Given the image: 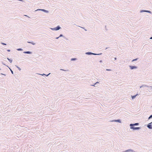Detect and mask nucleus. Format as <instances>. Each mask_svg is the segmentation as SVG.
Masks as SVG:
<instances>
[{"instance_id":"obj_8","label":"nucleus","mask_w":152,"mask_h":152,"mask_svg":"<svg viewBox=\"0 0 152 152\" xmlns=\"http://www.w3.org/2000/svg\"><path fill=\"white\" fill-rule=\"evenodd\" d=\"M148 87V88H149V87H152L151 86H147V85H142L141 86H140V88H145V87Z\"/></svg>"},{"instance_id":"obj_26","label":"nucleus","mask_w":152,"mask_h":152,"mask_svg":"<svg viewBox=\"0 0 152 152\" xmlns=\"http://www.w3.org/2000/svg\"><path fill=\"white\" fill-rule=\"evenodd\" d=\"M42 10V9H38L36 11H41V10Z\"/></svg>"},{"instance_id":"obj_29","label":"nucleus","mask_w":152,"mask_h":152,"mask_svg":"<svg viewBox=\"0 0 152 152\" xmlns=\"http://www.w3.org/2000/svg\"><path fill=\"white\" fill-rule=\"evenodd\" d=\"M7 51L8 52H10V49H8L7 50Z\"/></svg>"},{"instance_id":"obj_25","label":"nucleus","mask_w":152,"mask_h":152,"mask_svg":"<svg viewBox=\"0 0 152 152\" xmlns=\"http://www.w3.org/2000/svg\"><path fill=\"white\" fill-rule=\"evenodd\" d=\"M1 44L3 45H6V44L5 43H4V42H1Z\"/></svg>"},{"instance_id":"obj_20","label":"nucleus","mask_w":152,"mask_h":152,"mask_svg":"<svg viewBox=\"0 0 152 152\" xmlns=\"http://www.w3.org/2000/svg\"><path fill=\"white\" fill-rule=\"evenodd\" d=\"M17 50L18 51H23V50L21 48H19L17 49Z\"/></svg>"},{"instance_id":"obj_40","label":"nucleus","mask_w":152,"mask_h":152,"mask_svg":"<svg viewBox=\"0 0 152 152\" xmlns=\"http://www.w3.org/2000/svg\"><path fill=\"white\" fill-rule=\"evenodd\" d=\"M106 26H105V29H106Z\"/></svg>"},{"instance_id":"obj_13","label":"nucleus","mask_w":152,"mask_h":152,"mask_svg":"<svg viewBox=\"0 0 152 152\" xmlns=\"http://www.w3.org/2000/svg\"><path fill=\"white\" fill-rule=\"evenodd\" d=\"M133 150L131 149H128L126 150L125 152H133Z\"/></svg>"},{"instance_id":"obj_12","label":"nucleus","mask_w":152,"mask_h":152,"mask_svg":"<svg viewBox=\"0 0 152 152\" xmlns=\"http://www.w3.org/2000/svg\"><path fill=\"white\" fill-rule=\"evenodd\" d=\"M138 95V94H136L134 95V96H131V98H132V99H135V97H136V96L137 95Z\"/></svg>"},{"instance_id":"obj_35","label":"nucleus","mask_w":152,"mask_h":152,"mask_svg":"<svg viewBox=\"0 0 152 152\" xmlns=\"http://www.w3.org/2000/svg\"><path fill=\"white\" fill-rule=\"evenodd\" d=\"M102 60H100V61H99V62H100V63H102Z\"/></svg>"},{"instance_id":"obj_27","label":"nucleus","mask_w":152,"mask_h":152,"mask_svg":"<svg viewBox=\"0 0 152 152\" xmlns=\"http://www.w3.org/2000/svg\"><path fill=\"white\" fill-rule=\"evenodd\" d=\"M50 73H49L48 74V75H45V76H46L47 77V76H48L49 75H50Z\"/></svg>"},{"instance_id":"obj_1","label":"nucleus","mask_w":152,"mask_h":152,"mask_svg":"<svg viewBox=\"0 0 152 152\" xmlns=\"http://www.w3.org/2000/svg\"><path fill=\"white\" fill-rule=\"evenodd\" d=\"M61 28L59 26H58L54 28H50V29L53 31H58L61 29Z\"/></svg>"},{"instance_id":"obj_28","label":"nucleus","mask_w":152,"mask_h":152,"mask_svg":"<svg viewBox=\"0 0 152 152\" xmlns=\"http://www.w3.org/2000/svg\"><path fill=\"white\" fill-rule=\"evenodd\" d=\"M99 83V82H98V81H97V82H96V83L94 84V85H96V84H97V83Z\"/></svg>"},{"instance_id":"obj_3","label":"nucleus","mask_w":152,"mask_h":152,"mask_svg":"<svg viewBox=\"0 0 152 152\" xmlns=\"http://www.w3.org/2000/svg\"><path fill=\"white\" fill-rule=\"evenodd\" d=\"M139 124V123H135L134 124H130L129 126L130 127H133L135 126H138Z\"/></svg>"},{"instance_id":"obj_18","label":"nucleus","mask_w":152,"mask_h":152,"mask_svg":"<svg viewBox=\"0 0 152 152\" xmlns=\"http://www.w3.org/2000/svg\"><path fill=\"white\" fill-rule=\"evenodd\" d=\"M7 66L10 69V70L12 74H13L14 73H13V71L11 69V68H10L8 66Z\"/></svg>"},{"instance_id":"obj_19","label":"nucleus","mask_w":152,"mask_h":152,"mask_svg":"<svg viewBox=\"0 0 152 152\" xmlns=\"http://www.w3.org/2000/svg\"><path fill=\"white\" fill-rule=\"evenodd\" d=\"M77 60L76 58H72L71 59V61H75Z\"/></svg>"},{"instance_id":"obj_42","label":"nucleus","mask_w":152,"mask_h":152,"mask_svg":"<svg viewBox=\"0 0 152 152\" xmlns=\"http://www.w3.org/2000/svg\"><path fill=\"white\" fill-rule=\"evenodd\" d=\"M1 68H0V70H1Z\"/></svg>"},{"instance_id":"obj_11","label":"nucleus","mask_w":152,"mask_h":152,"mask_svg":"<svg viewBox=\"0 0 152 152\" xmlns=\"http://www.w3.org/2000/svg\"><path fill=\"white\" fill-rule=\"evenodd\" d=\"M85 54L87 55H91L93 54V53H92L91 52H86Z\"/></svg>"},{"instance_id":"obj_39","label":"nucleus","mask_w":152,"mask_h":152,"mask_svg":"<svg viewBox=\"0 0 152 152\" xmlns=\"http://www.w3.org/2000/svg\"><path fill=\"white\" fill-rule=\"evenodd\" d=\"M150 39H152V36L150 38Z\"/></svg>"},{"instance_id":"obj_33","label":"nucleus","mask_w":152,"mask_h":152,"mask_svg":"<svg viewBox=\"0 0 152 152\" xmlns=\"http://www.w3.org/2000/svg\"><path fill=\"white\" fill-rule=\"evenodd\" d=\"M60 37H59V36L58 37H57L56 38V39H58Z\"/></svg>"},{"instance_id":"obj_14","label":"nucleus","mask_w":152,"mask_h":152,"mask_svg":"<svg viewBox=\"0 0 152 152\" xmlns=\"http://www.w3.org/2000/svg\"><path fill=\"white\" fill-rule=\"evenodd\" d=\"M27 43H29L31 44H32V45H34L35 44V43H34L33 42L28 41L27 42Z\"/></svg>"},{"instance_id":"obj_34","label":"nucleus","mask_w":152,"mask_h":152,"mask_svg":"<svg viewBox=\"0 0 152 152\" xmlns=\"http://www.w3.org/2000/svg\"><path fill=\"white\" fill-rule=\"evenodd\" d=\"M117 58H116V57H115V58H114V60H117Z\"/></svg>"},{"instance_id":"obj_30","label":"nucleus","mask_w":152,"mask_h":152,"mask_svg":"<svg viewBox=\"0 0 152 152\" xmlns=\"http://www.w3.org/2000/svg\"><path fill=\"white\" fill-rule=\"evenodd\" d=\"M107 71H110L111 70L110 69H106Z\"/></svg>"},{"instance_id":"obj_10","label":"nucleus","mask_w":152,"mask_h":152,"mask_svg":"<svg viewBox=\"0 0 152 152\" xmlns=\"http://www.w3.org/2000/svg\"><path fill=\"white\" fill-rule=\"evenodd\" d=\"M41 11H42L46 13H48L49 12V11L48 10H46L44 9H42V10H41Z\"/></svg>"},{"instance_id":"obj_36","label":"nucleus","mask_w":152,"mask_h":152,"mask_svg":"<svg viewBox=\"0 0 152 152\" xmlns=\"http://www.w3.org/2000/svg\"><path fill=\"white\" fill-rule=\"evenodd\" d=\"M95 85H94H94H91V86H95Z\"/></svg>"},{"instance_id":"obj_2","label":"nucleus","mask_w":152,"mask_h":152,"mask_svg":"<svg viewBox=\"0 0 152 152\" xmlns=\"http://www.w3.org/2000/svg\"><path fill=\"white\" fill-rule=\"evenodd\" d=\"M131 129H132L133 130H139L141 129L140 127H130Z\"/></svg>"},{"instance_id":"obj_7","label":"nucleus","mask_w":152,"mask_h":152,"mask_svg":"<svg viewBox=\"0 0 152 152\" xmlns=\"http://www.w3.org/2000/svg\"><path fill=\"white\" fill-rule=\"evenodd\" d=\"M111 122H116L119 123H121V121L120 119L114 120L110 121Z\"/></svg>"},{"instance_id":"obj_4","label":"nucleus","mask_w":152,"mask_h":152,"mask_svg":"<svg viewBox=\"0 0 152 152\" xmlns=\"http://www.w3.org/2000/svg\"><path fill=\"white\" fill-rule=\"evenodd\" d=\"M147 127L149 129H152V122L149 123L147 125Z\"/></svg>"},{"instance_id":"obj_5","label":"nucleus","mask_w":152,"mask_h":152,"mask_svg":"<svg viewBox=\"0 0 152 152\" xmlns=\"http://www.w3.org/2000/svg\"><path fill=\"white\" fill-rule=\"evenodd\" d=\"M129 66L130 69L132 70L137 69V67L136 66L130 65Z\"/></svg>"},{"instance_id":"obj_24","label":"nucleus","mask_w":152,"mask_h":152,"mask_svg":"<svg viewBox=\"0 0 152 152\" xmlns=\"http://www.w3.org/2000/svg\"><path fill=\"white\" fill-rule=\"evenodd\" d=\"M59 37H64L63 35L62 34H61L59 36Z\"/></svg>"},{"instance_id":"obj_41","label":"nucleus","mask_w":152,"mask_h":152,"mask_svg":"<svg viewBox=\"0 0 152 152\" xmlns=\"http://www.w3.org/2000/svg\"><path fill=\"white\" fill-rule=\"evenodd\" d=\"M82 28H83V29H84V27H82Z\"/></svg>"},{"instance_id":"obj_32","label":"nucleus","mask_w":152,"mask_h":152,"mask_svg":"<svg viewBox=\"0 0 152 152\" xmlns=\"http://www.w3.org/2000/svg\"><path fill=\"white\" fill-rule=\"evenodd\" d=\"M2 64L3 65H6L7 66V65H6L3 62H2Z\"/></svg>"},{"instance_id":"obj_16","label":"nucleus","mask_w":152,"mask_h":152,"mask_svg":"<svg viewBox=\"0 0 152 152\" xmlns=\"http://www.w3.org/2000/svg\"><path fill=\"white\" fill-rule=\"evenodd\" d=\"M7 59L10 62V63H11L12 62V59H10L8 58H7Z\"/></svg>"},{"instance_id":"obj_23","label":"nucleus","mask_w":152,"mask_h":152,"mask_svg":"<svg viewBox=\"0 0 152 152\" xmlns=\"http://www.w3.org/2000/svg\"><path fill=\"white\" fill-rule=\"evenodd\" d=\"M152 118V114L148 118V119L149 120Z\"/></svg>"},{"instance_id":"obj_17","label":"nucleus","mask_w":152,"mask_h":152,"mask_svg":"<svg viewBox=\"0 0 152 152\" xmlns=\"http://www.w3.org/2000/svg\"><path fill=\"white\" fill-rule=\"evenodd\" d=\"M138 59H139L138 58H135L134 59H133L132 60V62H134V61H137L138 60Z\"/></svg>"},{"instance_id":"obj_15","label":"nucleus","mask_w":152,"mask_h":152,"mask_svg":"<svg viewBox=\"0 0 152 152\" xmlns=\"http://www.w3.org/2000/svg\"><path fill=\"white\" fill-rule=\"evenodd\" d=\"M102 54V53L97 54V53H93V54L92 55H101Z\"/></svg>"},{"instance_id":"obj_9","label":"nucleus","mask_w":152,"mask_h":152,"mask_svg":"<svg viewBox=\"0 0 152 152\" xmlns=\"http://www.w3.org/2000/svg\"><path fill=\"white\" fill-rule=\"evenodd\" d=\"M24 53L28 54H31L32 52L30 51H24L23 52Z\"/></svg>"},{"instance_id":"obj_37","label":"nucleus","mask_w":152,"mask_h":152,"mask_svg":"<svg viewBox=\"0 0 152 152\" xmlns=\"http://www.w3.org/2000/svg\"><path fill=\"white\" fill-rule=\"evenodd\" d=\"M1 74L4 75L5 76H6V75L5 74H3L2 73H1Z\"/></svg>"},{"instance_id":"obj_31","label":"nucleus","mask_w":152,"mask_h":152,"mask_svg":"<svg viewBox=\"0 0 152 152\" xmlns=\"http://www.w3.org/2000/svg\"><path fill=\"white\" fill-rule=\"evenodd\" d=\"M41 75H42V76H44V75H46V74H41Z\"/></svg>"},{"instance_id":"obj_22","label":"nucleus","mask_w":152,"mask_h":152,"mask_svg":"<svg viewBox=\"0 0 152 152\" xmlns=\"http://www.w3.org/2000/svg\"><path fill=\"white\" fill-rule=\"evenodd\" d=\"M60 70H62V71H69V70H64V69H60Z\"/></svg>"},{"instance_id":"obj_6","label":"nucleus","mask_w":152,"mask_h":152,"mask_svg":"<svg viewBox=\"0 0 152 152\" xmlns=\"http://www.w3.org/2000/svg\"><path fill=\"white\" fill-rule=\"evenodd\" d=\"M144 12H147L150 14H151L152 13L149 10H142L140 11V12L142 13Z\"/></svg>"},{"instance_id":"obj_21","label":"nucleus","mask_w":152,"mask_h":152,"mask_svg":"<svg viewBox=\"0 0 152 152\" xmlns=\"http://www.w3.org/2000/svg\"><path fill=\"white\" fill-rule=\"evenodd\" d=\"M15 66H16V67H17V68L18 69V70H19V71H20V70H21V69H20V68L19 67H18V66H17V65H15Z\"/></svg>"},{"instance_id":"obj_38","label":"nucleus","mask_w":152,"mask_h":152,"mask_svg":"<svg viewBox=\"0 0 152 152\" xmlns=\"http://www.w3.org/2000/svg\"><path fill=\"white\" fill-rule=\"evenodd\" d=\"M106 48L105 49V50H107V49L108 48Z\"/></svg>"}]
</instances>
